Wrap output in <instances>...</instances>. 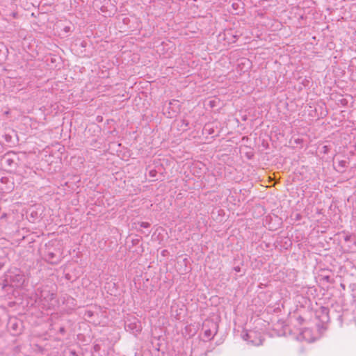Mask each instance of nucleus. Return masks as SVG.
<instances>
[{
  "label": "nucleus",
  "mask_w": 356,
  "mask_h": 356,
  "mask_svg": "<svg viewBox=\"0 0 356 356\" xmlns=\"http://www.w3.org/2000/svg\"><path fill=\"white\" fill-rule=\"evenodd\" d=\"M204 337L207 340H211L218 332L216 323L211 320H206L203 324Z\"/></svg>",
  "instance_id": "obj_1"
},
{
  "label": "nucleus",
  "mask_w": 356,
  "mask_h": 356,
  "mask_svg": "<svg viewBox=\"0 0 356 356\" xmlns=\"http://www.w3.org/2000/svg\"><path fill=\"white\" fill-rule=\"evenodd\" d=\"M180 111V104L178 100L172 99L168 105L164 108L163 113L168 118H173L177 115Z\"/></svg>",
  "instance_id": "obj_2"
},
{
  "label": "nucleus",
  "mask_w": 356,
  "mask_h": 356,
  "mask_svg": "<svg viewBox=\"0 0 356 356\" xmlns=\"http://www.w3.org/2000/svg\"><path fill=\"white\" fill-rule=\"evenodd\" d=\"M56 298V294L49 291L42 290L40 297V302L42 307L49 309L53 306L51 302Z\"/></svg>",
  "instance_id": "obj_3"
},
{
  "label": "nucleus",
  "mask_w": 356,
  "mask_h": 356,
  "mask_svg": "<svg viewBox=\"0 0 356 356\" xmlns=\"http://www.w3.org/2000/svg\"><path fill=\"white\" fill-rule=\"evenodd\" d=\"M243 339L254 346H259L262 343L261 334L254 330H249L243 336Z\"/></svg>",
  "instance_id": "obj_4"
},
{
  "label": "nucleus",
  "mask_w": 356,
  "mask_h": 356,
  "mask_svg": "<svg viewBox=\"0 0 356 356\" xmlns=\"http://www.w3.org/2000/svg\"><path fill=\"white\" fill-rule=\"evenodd\" d=\"M63 259L62 252H59V254L51 251L49 249L45 254V259L47 262L51 264H57L61 261Z\"/></svg>",
  "instance_id": "obj_5"
},
{
  "label": "nucleus",
  "mask_w": 356,
  "mask_h": 356,
  "mask_svg": "<svg viewBox=\"0 0 356 356\" xmlns=\"http://www.w3.org/2000/svg\"><path fill=\"white\" fill-rule=\"evenodd\" d=\"M129 323L126 325V328L128 329L130 332H131L134 334H138L142 330V325L140 322L136 319L133 318V320H129Z\"/></svg>",
  "instance_id": "obj_6"
},
{
  "label": "nucleus",
  "mask_w": 356,
  "mask_h": 356,
  "mask_svg": "<svg viewBox=\"0 0 356 356\" xmlns=\"http://www.w3.org/2000/svg\"><path fill=\"white\" fill-rule=\"evenodd\" d=\"M311 333H312V330L310 329L304 328L300 332V334L302 335L301 338L306 341H311V337H310Z\"/></svg>",
  "instance_id": "obj_7"
},
{
  "label": "nucleus",
  "mask_w": 356,
  "mask_h": 356,
  "mask_svg": "<svg viewBox=\"0 0 356 356\" xmlns=\"http://www.w3.org/2000/svg\"><path fill=\"white\" fill-rule=\"evenodd\" d=\"M321 309L322 312H323V313L324 314V315H325V316H324V318H323V319H322L321 321H322L323 322H325V321H326L328 319V316H327V314H328V312H327V309L325 307H321Z\"/></svg>",
  "instance_id": "obj_8"
},
{
  "label": "nucleus",
  "mask_w": 356,
  "mask_h": 356,
  "mask_svg": "<svg viewBox=\"0 0 356 356\" xmlns=\"http://www.w3.org/2000/svg\"><path fill=\"white\" fill-rule=\"evenodd\" d=\"M139 224L140 226L143 228H148L150 226V224L147 222H140Z\"/></svg>",
  "instance_id": "obj_9"
},
{
  "label": "nucleus",
  "mask_w": 356,
  "mask_h": 356,
  "mask_svg": "<svg viewBox=\"0 0 356 356\" xmlns=\"http://www.w3.org/2000/svg\"><path fill=\"white\" fill-rule=\"evenodd\" d=\"M346 161H340L338 163V165L339 167H341V168H345L346 167Z\"/></svg>",
  "instance_id": "obj_10"
},
{
  "label": "nucleus",
  "mask_w": 356,
  "mask_h": 356,
  "mask_svg": "<svg viewBox=\"0 0 356 356\" xmlns=\"http://www.w3.org/2000/svg\"><path fill=\"white\" fill-rule=\"evenodd\" d=\"M149 175L150 177H154L156 175V171L155 170H151L149 172Z\"/></svg>",
  "instance_id": "obj_11"
},
{
  "label": "nucleus",
  "mask_w": 356,
  "mask_h": 356,
  "mask_svg": "<svg viewBox=\"0 0 356 356\" xmlns=\"http://www.w3.org/2000/svg\"><path fill=\"white\" fill-rule=\"evenodd\" d=\"M344 239H345V241H346V242H348V241H353V242L355 241V240H353V239L352 238V236H351V235H346V236H345Z\"/></svg>",
  "instance_id": "obj_12"
},
{
  "label": "nucleus",
  "mask_w": 356,
  "mask_h": 356,
  "mask_svg": "<svg viewBox=\"0 0 356 356\" xmlns=\"http://www.w3.org/2000/svg\"><path fill=\"white\" fill-rule=\"evenodd\" d=\"M296 321H297V322H298V323L299 325H302V323H303V321H304V319H303V318H302V317H301V316H298V317L297 318Z\"/></svg>",
  "instance_id": "obj_13"
},
{
  "label": "nucleus",
  "mask_w": 356,
  "mask_h": 356,
  "mask_svg": "<svg viewBox=\"0 0 356 356\" xmlns=\"http://www.w3.org/2000/svg\"><path fill=\"white\" fill-rule=\"evenodd\" d=\"M216 101L215 100H211L209 101V106L211 108H213L216 106Z\"/></svg>",
  "instance_id": "obj_14"
},
{
  "label": "nucleus",
  "mask_w": 356,
  "mask_h": 356,
  "mask_svg": "<svg viewBox=\"0 0 356 356\" xmlns=\"http://www.w3.org/2000/svg\"><path fill=\"white\" fill-rule=\"evenodd\" d=\"M86 316L88 317H92L93 316V312L92 311H87L86 312Z\"/></svg>",
  "instance_id": "obj_15"
},
{
  "label": "nucleus",
  "mask_w": 356,
  "mask_h": 356,
  "mask_svg": "<svg viewBox=\"0 0 356 356\" xmlns=\"http://www.w3.org/2000/svg\"><path fill=\"white\" fill-rule=\"evenodd\" d=\"M241 270L240 267L239 266H236V267H234V270L236 271V272H239Z\"/></svg>",
  "instance_id": "obj_16"
},
{
  "label": "nucleus",
  "mask_w": 356,
  "mask_h": 356,
  "mask_svg": "<svg viewBox=\"0 0 356 356\" xmlns=\"http://www.w3.org/2000/svg\"><path fill=\"white\" fill-rule=\"evenodd\" d=\"M323 149H324V153H327V147L326 145H325L323 147Z\"/></svg>",
  "instance_id": "obj_17"
},
{
  "label": "nucleus",
  "mask_w": 356,
  "mask_h": 356,
  "mask_svg": "<svg viewBox=\"0 0 356 356\" xmlns=\"http://www.w3.org/2000/svg\"><path fill=\"white\" fill-rule=\"evenodd\" d=\"M17 13H13V17H15V18L17 17Z\"/></svg>",
  "instance_id": "obj_18"
},
{
  "label": "nucleus",
  "mask_w": 356,
  "mask_h": 356,
  "mask_svg": "<svg viewBox=\"0 0 356 356\" xmlns=\"http://www.w3.org/2000/svg\"><path fill=\"white\" fill-rule=\"evenodd\" d=\"M324 278H325V280H329V278H330V277H329L328 276H325Z\"/></svg>",
  "instance_id": "obj_19"
},
{
  "label": "nucleus",
  "mask_w": 356,
  "mask_h": 356,
  "mask_svg": "<svg viewBox=\"0 0 356 356\" xmlns=\"http://www.w3.org/2000/svg\"><path fill=\"white\" fill-rule=\"evenodd\" d=\"M13 326H14V327H13V329H15V327H16L15 324H13Z\"/></svg>",
  "instance_id": "obj_20"
},
{
  "label": "nucleus",
  "mask_w": 356,
  "mask_h": 356,
  "mask_svg": "<svg viewBox=\"0 0 356 356\" xmlns=\"http://www.w3.org/2000/svg\"><path fill=\"white\" fill-rule=\"evenodd\" d=\"M13 326H14V327H13V329H15V327H16L15 324H13Z\"/></svg>",
  "instance_id": "obj_21"
},
{
  "label": "nucleus",
  "mask_w": 356,
  "mask_h": 356,
  "mask_svg": "<svg viewBox=\"0 0 356 356\" xmlns=\"http://www.w3.org/2000/svg\"><path fill=\"white\" fill-rule=\"evenodd\" d=\"M13 326H14V327H13V329H15V327H16L15 324H13Z\"/></svg>",
  "instance_id": "obj_22"
},
{
  "label": "nucleus",
  "mask_w": 356,
  "mask_h": 356,
  "mask_svg": "<svg viewBox=\"0 0 356 356\" xmlns=\"http://www.w3.org/2000/svg\"><path fill=\"white\" fill-rule=\"evenodd\" d=\"M165 251H166V250H163V254H165Z\"/></svg>",
  "instance_id": "obj_23"
},
{
  "label": "nucleus",
  "mask_w": 356,
  "mask_h": 356,
  "mask_svg": "<svg viewBox=\"0 0 356 356\" xmlns=\"http://www.w3.org/2000/svg\"><path fill=\"white\" fill-rule=\"evenodd\" d=\"M165 251H166V250H163V254H165Z\"/></svg>",
  "instance_id": "obj_24"
}]
</instances>
